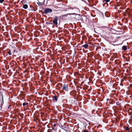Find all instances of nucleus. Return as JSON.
<instances>
[{
	"instance_id": "4",
	"label": "nucleus",
	"mask_w": 132,
	"mask_h": 132,
	"mask_svg": "<svg viewBox=\"0 0 132 132\" xmlns=\"http://www.w3.org/2000/svg\"><path fill=\"white\" fill-rule=\"evenodd\" d=\"M82 46L84 47L85 48L87 49L88 47V45L87 44H85L82 45Z\"/></svg>"
},
{
	"instance_id": "6",
	"label": "nucleus",
	"mask_w": 132,
	"mask_h": 132,
	"mask_svg": "<svg viewBox=\"0 0 132 132\" xmlns=\"http://www.w3.org/2000/svg\"><path fill=\"white\" fill-rule=\"evenodd\" d=\"M122 48L124 50H127V47L126 46H123L122 47Z\"/></svg>"
},
{
	"instance_id": "13",
	"label": "nucleus",
	"mask_w": 132,
	"mask_h": 132,
	"mask_svg": "<svg viewBox=\"0 0 132 132\" xmlns=\"http://www.w3.org/2000/svg\"><path fill=\"white\" fill-rule=\"evenodd\" d=\"M53 126L54 127H55L56 126V125L55 124H54Z\"/></svg>"
},
{
	"instance_id": "8",
	"label": "nucleus",
	"mask_w": 132,
	"mask_h": 132,
	"mask_svg": "<svg viewBox=\"0 0 132 132\" xmlns=\"http://www.w3.org/2000/svg\"><path fill=\"white\" fill-rule=\"evenodd\" d=\"M54 99L56 101L57 100V96H55L54 97Z\"/></svg>"
},
{
	"instance_id": "12",
	"label": "nucleus",
	"mask_w": 132,
	"mask_h": 132,
	"mask_svg": "<svg viewBox=\"0 0 132 132\" xmlns=\"http://www.w3.org/2000/svg\"><path fill=\"white\" fill-rule=\"evenodd\" d=\"M84 132H88V131H87V130H85L84 131Z\"/></svg>"
},
{
	"instance_id": "1",
	"label": "nucleus",
	"mask_w": 132,
	"mask_h": 132,
	"mask_svg": "<svg viewBox=\"0 0 132 132\" xmlns=\"http://www.w3.org/2000/svg\"><path fill=\"white\" fill-rule=\"evenodd\" d=\"M52 12V10L50 8H46L44 10V13L45 14L51 13Z\"/></svg>"
},
{
	"instance_id": "2",
	"label": "nucleus",
	"mask_w": 132,
	"mask_h": 132,
	"mask_svg": "<svg viewBox=\"0 0 132 132\" xmlns=\"http://www.w3.org/2000/svg\"><path fill=\"white\" fill-rule=\"evenodd\" d=\"M58 20V17L57 16H55V17L54 19L53 22L54 24L55 25H57V21Z\"/></svg>"
},
{
	"instance_id": "7",
	"label": "nucleus",
	"mask_w": 132,
	"mask_h": 132,
	"mask_svg": "<svg viewBox=\"0 0 132 132\" xmlns=\"http://www.w3.org/2000/svg\"><path fill=\"white\" fill-rule=\"evenodd\" d=\"M28 104V103H24L23 104V105L24 106H27Z\"/></svg>"
},
{
	"instance_id": "3",
	"label": "nucleus",
	"mask_w": 132,
	"mask_h": 132,
	"mask_svg": "<svg viewBox=\"0 0 132 132\" xmlns=\"http://www.w3.org/2000/svg\"><path fill=\"white\" fill-rule=\"evenodd\" d=\"M63 90L67 91L68 89V87L66 85L64 84L63 86Z\"/></svg>"
},
{
	"instance_id": "5",
	"label": "nucleus",
	"mask_w": 132,
	"mask_h": 132,
	"mask_svg": "<svg viewBox=\"0 0 132 132\" xmlns=\"http://www.w3.org/2000/svg\"><path fill=\"white\" fill-rule=\"evenodd\" d=\"M28 7V5L27 4H25L23 5V8L24 9H27V8Z\"/></svg>"
},
{
	"instance_id": "10",
	"label": "nucleus",
	"mask_w": 132,
	"mask_h": 132,
	"mask_svg": "<svg viewBox=\"0 0 132 132\" xmlns=\"http://www.w3.org/2000/svg\"><path fill=\"white\" fill-rule=\"evenodd\" d=\"M104 1H105L106 3H107L109 2V0H104Z\"/></svg>"
},
{
	"instance_id": "9",
	"label": "nucleus",
	"mask_w": 132,
	"mask_h": 132,
	"mask_svg": "<svg viewBox=\"0 0 132 132\" xmlns=\"http://www.w3.org/2000/svg\"><path fill=\"white\" fill-rule=\"evenodd\" d=\"M4 1V0H0V3H2Z\"/></svg>"
},
{
	"instance_id": "11",
	"label": "nucleus",
	"mask_w": 132,
	"mask_h": 132,
	"mask_svg": "<svg viewBox=\"0 0 132 132\" xmlns=\"http://www.w3.org/2000/svg\"><path fill=\"white\" fill-rule=\"evenodd\" d=\"M126 129L127 130H128L129 129V128L128 127H126Z\"/></svg>"
}]
</instances>
